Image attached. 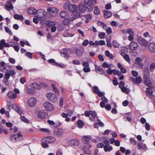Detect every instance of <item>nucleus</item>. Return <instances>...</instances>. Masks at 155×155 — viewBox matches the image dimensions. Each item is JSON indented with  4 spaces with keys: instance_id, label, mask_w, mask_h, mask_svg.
I'll return each mask as SVG.
<instances>
[{
    "instance_id": "f257e3e1",
    "label": "nucleus",
    "mask_w": 155,
    "mask_h": 155,
    "mask_svg": "<svg viewBox=\"0 0 155 155\" xmlns=\"http://www.w3.org/2000/svg\"><path fill=\"white\" fill-rule=\"evenodd\" d=\"M64 8H68L70 12L73 13V17H75V19L80 17V13L77 10V6L75 5L71 4L70 2H67L64 4Z\"/></svg>"
},
{
    "instance_id": "f03ea898",
    "label": "nucleus",
    "mask_w": 155,
    "mask_h": 155,
    "mask_svg": "<svg viewBox=\"0 0 155 155\" xmlns=\"http://www.w3.org/2000/svg\"><path fill=\"white\" fill-rule=\"evenodd\" d=\"M60 15L64 19V23L65 25H68L70 22L75 19V18L74 17H69L66 14L65 12L62 11L60 12Z\"/></svg>"
},
{
    "instance_id": "7ed1b4c3",
    "label": "nucleus",
    "mask_w": 155,
    "mask_h": 155,
    "mask_svg": "<svg viewBox=\"0 0 155 155\" xmlns=\"http://www.w3.org/2000/svg\"><path fill=\"white\" fill-rule=\"evenodd\" d=\"M84 114L85 116L87 117H89L90 115L92 117H91L89 118V119L92 121H95V118L97 117V114L95 111H86L84 112Z\"/></svg>"
},
{
    "instance_id": "20e7f679",
    "label": "nucleus",
    "mask_w": 155,
    "mask_h": 155,
    "mask_svg": "<svg viewBox=\"0 0 155 155\" xmlns=\"http://www.w3.org/2000/svg\"><path fill=\"white\" fill-rule=\"evenodd\" d=\"M10 140L13 142H16L21 140L23 139L22 135L19 133L13 135L10 137Z\"/></svg>"
},
{
    "instance_id": "39448f33",
    "label": "nucleus",
    "mask_w": 155,
    "mask_h": 155,
    "mask_svg": "<svg viewBox=\"0 0 155 155\" xmlns=\"http://www.w3.org/2000/svg\"><path fill=\"white\" fill-rule=\"evenodd\" d=\"M46 97L49 100L53 102H56L58 99V97L55 94L51 92L46 94Z\"/></svg>"
},
{
    "instance_id": "423d86ee",
    "label": "nucleus",
    "mask_w": 155,
    "mask_h": 155,
    "mask_svg": "<svg viewBox=\"0 0 155 155\" xmlns=\"http://www.w3.org/2000/svg\"><path fill=\"white\" fill-rule=\"evenodd\" d=\"M44 106L47 111L52 112L54 110V108L52 104L48 102H45Z\"/></svg>"
},
{
    "instance_id": "0eeeda50",
    "label": "nucleus",
    "mask_w": 155,
    "mask_h": 155,
    "mask_svg": "<svg viewBox=\"0 0 155 155\" xmlns=\"http://www.w3.org/2000/svg\"><path fill=\"white\" fill-rule=\"evenodd\" d=\"M153 81L152 79L147 76H145L144 79V82L145 84L148 87H150Z\"/></svg>"
},
{
    "instance_id": "6e6552de",
    "label": "nucleus",
    "mask_w": 155,
    "mask_h": 155,
    "mask_svg": "<svg viewBox=\"0 0 155 155\" xmlns=\"http://www.w3.org/2000/svg\"><path fill=\"white\" fill-rule=\"evenodd\" d=\"M43 140L46 141L48 143H52L55 141L56 140L54 137L49 136L44 137L43 138Z\"/></svg>"
},
{
    "instance_id": "1a4fd4ad",
    "label": "nucleus",
    "mask_w": 155,
    "mask_h": 155,
    "mask_svg": "<svg viewBox=\"0 0 155 155\" xmlns=\"http://www.w3.org/2000/svg\"><path fill=\"white\" fill-rule=\"evenodd\" d=\"M37 102L36 99L34 97H31L28 101V104L29 106L33 107L36 104Z\"/></svg>"
},
{
    "instance_id": "9d476101",
    "label": "nucleus",
    "mask_w": 155,
    "mask_h": 155,
    "mask_svg": "<svg viewBox=\"0 0 155 155\" xmlns=\"http://www.w3.org/2000/svg\"><path fill=\"white\" fill-rule=\"evenodd\" d=\"M130 79L133 82L138 84L141 83L142 81V79L140 76H138L135 78L131 77Z\"/></svg>"
},
{
    "instance_id": "9b49d317",
    "label": "nucleus",
    "mask_w": 155,
    "mask_h": 155,
    "mask_svg": "<svg viewBox=\"0 0 155 155\" xmlns=\"http://www.w3.org/2000/svg\"><path fill=\"white\" fill-rule=\"evenodd\" d=\"M12 108L14 109L18 114L21 115L23 112L22 109L17 106L15 104H13L12 105Z\"/></svg>"
},
{
    "instance_id": "f8f14e48",
    "label": "nucleus",
    "mask_w": 155,
    "mask_h": 155,
    "mask_svg": "<svg viewBox=\"0 0 155 155\" xmlns=\"http://www.w3.org/2000/svg\"><path fill=\"white\" fill-rule=\"evenodd\" d=\"M5 6L6 9L8 11L12 10L14 8V7L10 1H7Z\"/></svg>"
},
{
    "instance_id": "ddd939ff",
    "label": "nucleus",
    "mask_w": 155,
    "mask_h": 155,
    "mask_svg": "<svg viewBox=\"0 0 155 155\" xmlns=\"http://www.w3.org/2000/svg\"><path fill=\"white\" fill-rule=\"evenodd\" d=\"M54 135L57 136H60L63 134V130L62 129L56 128L54 130Z\"/></svg>"
},
{
    "instance_id": "4468645a",
    "label": "nucleus",
    "mask_w": 155,
    "mask_h": 155,
    "mask_svg": "<svg viewBox=\"0 0 155 155\" xmlns=\"http://www.w3.org/2000/svg\"><path fill=\"white\" fill-rule=\"evenodd\" d=\"M28 14L31 15H36L38 12V10L34 7H30L27 10Z\"/></svg>"
},
{
    "instance_id": "2eb2a0df",
    "label": "nucleus",
    "mask_w": 155,
    "mask_h": 155,
    "mask_svg": "<svg viewBox=\"0 0 155 155\" xmlns=\"http://www.w3.org/2000/svg\"><path fill=\"white\" fill-rule=\"evenodd\" d=\"M15 74V72L14 70H9V71H8L5 73L4 76L6 77H8L9 78L10 76L14 78Z\"/></svg>"
},
{
    "instance_id": "dca6fc26",
    "label": "nucleus",
    "mask_w": 155,
    "mask_h": 155,
    "mask_svg": "<svg viewBox=\"0 0 155 155\" xmlns=\"http://www.w3.org/2000/svg\"><path fill=\"white\" fill-rule=\"evenodd\" d=\"M68 144L71 146H77L79 144L78 140L75 139H71L68 142Z\"/></svg>"
},
{
    "instance_id": "f3484780",
    "label": "nucleus",
    "mask_w": 155,
    "mask_h": 155,
    "mask_svg": "<svg viewBox=\"0 0 155 155\" xmlns=\"http://www.w3.org/2000/svg\"><path fill=\"white\" fill-rule=\"evenodd\" d=\"M138 46L137 42L132 41L129 45V48L131 50H135L137 49Z\"/></svg>"
},
{
    "instance_id": "a211bd4d",
    "label": "nucleus",
    "mask_w": 155,
    "mask_h": 155,
    "mask_svg": "<svg viewBox=\"0 0 155 155\" xmlns=\"http://www.w3.org/2000/svg\"><path fill=\"white\" fill-rule=\"evenodd\" d=\"M12 67L10 66L6 65L5 66L1 67L0 68V71L6 73L8 71H9V70H12Z\"/></svg>"
},
{
    "instance_id": "6ab92c4d",
    "label": "nucleus",
    "mask_w": 155,
    "mask_h": 155,
    "mask_svg": "<svg viewBox=\"0 0 155 155\" xmlns=\"http://www.w3.org/2000/svg\"><path fill=\"white\" fill-rule=\"evenodd\" d=\"M3 46L5 47H9V45L5 42V40L2 39L0 41V49L3 50Z\"/></svg>"
},
{
    "instance_id": "aec40b11",
    "label": "nucleus",
    "mask_w": 155,
    "mask_h": 155,
    "mask_svg": "<svg viewBox=\"0 0 155 155\" xmlns=\"http://www.w3.org/2000/svg\"><path fill=\"white\" fill-rule=\"evenodd\" d=\"M81 13H84L87 9V7L83 3H81L78 7Z\"/></svg>"
},
{
    "instance_id": "412c9836",
    "label": "nucleus",
    "mask_w": 155,
    "mask_h": 155,
    "mask_svg": "<svg viewBox=\"0 0 155 155\" xmlns=\"http://www.w3.org/2000/svg\"><path fill=\"white\" fill-rule=\"evenodd\" d=\"M153 92L151 88L148 87L147 88L146 94L151 98H153L154 97V96L152 94Z\"/></svg>"
},
{
    "instance_id": "4be33fe9",
    "label": "nucleus",
    "mask_w": 155,
    "mask_h": 155,
    "mask_svg": "<svg viewBox=\"0 0 155 155\" xmlns=\"http://www.w3.org/2000/svg\"><path fill=\"white\" fill-rule=\"evenodd\" d=\"M138 42L139 44L143 46H146L148 45L147 41L141 37H139L138 39Z\"/></svg>"
},
{
    "instance_id": "5701e85b",
    "label": "nucleus",
    "mask_w": 155,
    "mask_h": 155,
    "mask_svg": "<svg viewBox=\"0 0 155 155\" xmlns=\"http://www.w3.org/2000/svg\"><path fill=\"white\" fill-rule=\"evenodd\" d=\"M137 147L138 149L139 150H147V149L146 144L142 142L138 143Z\"/></svg>"
},
{
    "instance_id": "b1692460",
    "label": "nucleus",
    "mask_w": 155,
    "mask_h": 155,
    "mask_svg": "<svg viewBox=\"0 0 155 155\" xmlns=\"http://www.w3.org/2000/svg\"><path fill=\"white\" fill-rule=\"evenodd\" d=\"M46 115V113L44 111H40L39 112L38 114V117L41 119L45 118Z\"/></svg>"
},
{
    "instance_id": "393cba45",
    "label": "nucleus",
    "mask_w": 155,
    "mask_h": 155,
    "mask_svg": "<svg viewBox=\"0 0 155 155\" xmlns=\"http://www.w3.org/2000/svg\"><path fill=\"white\" fill-rule=\"evenodd\" d=\"M58 9L54 7L49 8L47 9L48 12L51 14L56 13L58 12Z\"/></svg>"
},
{
    "instance_id": "a878e982",
    "label": "nucleus",
    "mask_w": 155,
    "mask_h": 155,
    "mask_svg": "<svg viewBox=\"0 0 155 155\" xmlns=\"http://www.w3.org/2000/svg\"><path fill=\"white\" fill-rule=\"evenodd\" d=\"M31 87L34 89L36 90H40L41 88V87L38 84L34 82L31 84Z\"/></svg>"
},
{
    "instance_id": "bb28decb",
    "label": "nucleus",
    "mask_w": 155,
    "mask_h": 155,
    "mask_svg": "<svg viewBox=\"0 0 155 155\" xmlns=\"http://www.w3.org/2000/svg\"><path fill=\"white\" fill-rule=\"evenodd\" d=\"M61 54V56L63 57L66 60H68L70 58V56L68 54V52L65 51H62Z\"/></svg>"
},
{
    "instance_id": "cd10ccee",
    "label": "nucleus",
    "mask_w": 155,
    "mask_h": 155,
    "mask_svg": "<svg viewBox=\"0 0 155 155\" xmlns=\"http://www.w3.org/2000/svg\"><path fill=\"white\" fill-rule=\"evenodd\" d=\"M104 15L105 18H108L111 17L112 13L111 12L105 10L104 12Z\"/></svg>"
},
{
    "instance_id": "c85d7f7f",
    "label": "nucleus",
    "mask_w": 155,
    "mask_h": 155,
    "mask_svg": "<svg viewBox=\"0 0 155 155\" xmlns=\"http://www.w3.org/2000/svg\"><path fill=\"white\" fill-rule=\"evenodd\" d=\"M14 18L17 20H19L21 21H22L24 20V18L23 16L21 15H18L15 14L14 15Z\"/></svg>"
},
{
    "instance_id": "c756f323",
    "label": "nucleus",
    "mask_w": 155,
    "mask_h": 155,
    "mask_svg": "<svg viewBox=\"0 0 155 155\" xmlns=\"http://www.w3.org/2000/svg\"><path fill=\"white\" fill-rule=\"evenodd\" d=\"M91 139V137L90 136H84L83 137L82 140L85 143H87Z\"/></svg>"
},
{
    "instance_id": "7c9ffc66",
    "label": "nucleus",
    "mask_w": 155,
    "mask_h": 155,
    "mask_svg": "<svg viewBox=\"0 0 155 155\" xmlns=\"http://www.w3.org/2000/svg\"><path fill=\"white\" fill-rule=\"evenodd\" d=\"M149 48L151 52H155V45L154 43H150L149 46Z\"/></svg>"
},
{
    "instance_id": "2f4dec72",
    "label": "nucleus",
    "mask_w": 155,
    "mask_h": 155,
    "mask_svg": "<svg viewBox=\"0 0 155 155\" xmlns=\"http://www.w3.org/2000/svg\"><path fill=\"white\" fill-rule=\"evenodd\" d=\"M8 97L10 99H15L17 97V95L12 91L9 92L8 94Z\"/></svg>"
},
{
    "instance_id": "473e14b6",
    "label": "nucleus",
    "mask_w": 155,
    "mask_h": 155,
    "mask_svg": "<svg viewBox=\"0 0 155 155\" xmlns=\"http://www.w3.org/2000/svg\"><path fill=\"white\" fill-rule=\"evenodd\" d=\"M142 60L140 58H137L135 59V61L136 63L140 64V68H142L143 67V64H141Z\"/></svg>"
},
{
    "instance_id": "72a5a7b5",
    "label": "nucleus",
    "mask_w": 155,
    "mask_h": 155,
    "mask_svg": "<svg viewBox=\"0 0 155 155\" xmlns=\"http://www.w3.org/2000/svg\"><path fill=\"white\" fill-rule=\"evenodd\" d=\"M104 149L105 152H110L113 149L111 146L105 145L104 147Z\"/></svg>"
},
{
    "instance_id": "f704fd0d",
    "label": "nucleus",
    "mask_w": 155,
    "mask_h": 155,
    "mask_svg": "<svg viewBox=\"0 0 155 155\" xmlns=\"http://www.w3.org/2000/svg\"><path fill=\"white\" fill-rule=\"evenodd\" d=\"M118 67L120 70L121 71L124 73H126L127 70L124 68L122 65L119 63H118Z\"/></svg>"
},
{
    "instance_id": "c9c22d12",
    "label": "nucleus",
    "mask_w": 155,
    "mask_h": 155,
    "mask_svg": "<svg viewBox=\"0 0 155 155\" xmlns=\"http://www.w3.org/2000/svg\"><path fill=\"white\" fill-rule=\"evenodd\" d=\"M95 44L96 45H105V43L104 41L101 40L99 41H95Z\"/></svg>"
},
{
    "instance_id": "e433bc0d",
    "label": "nucleus",
    "mask_w": 155,
    "mask_h": 155,
    "mask_svg": "<svg viewBox=\"0 0 155 155\" xmlns=\"http://www.w3.org/2000/svg\"><path fill=\"white\" fill-rule=\"evenodd\" d=\"M75 52L77 56H81L83 54V51L79 48L76 49Z\"/></svg>"
},
{
    "instance_id": "4c0bfd02",
    "label": "nucleus",
    "mask_w": 155,
    "mask_h": 155,
    "mask_svg": "<svg viewBox=\"0 0 155 155\" xmlns=\"http://www.w3.org/2000/svg\"><path fill=\"white\" fill-rule=\"evenodd\" d=\"M105 55L107 57L109 58H110L113 59V54L109 52L108 51H105Z\"/></svg>"
},
{
    "instance_id": "58836bf2",
    "label": "nucleus",
    "mask_w": 155,
    "mask_h": 155,
    "mask_svg": "<svg viewBox=\"0 0 155 155\" xmlns=\"http://www.w3.org/2000/svg\"><path fill=\"white\" fill-rule=\"evenodd\" d=\"M9 46H12L14 47V48L15 50L17 52H18L19 50V48L18 46L14 45H15V42H14L13 44H12V42H11L9 43Z\"/></svg>"
},
{
    "instance_id": "ea45409f",
    "label": "nucleus",
    "mask_w": 155,
    "mask_h": 155,
    "mask_svg": "<svg viewBox=\"0 0 155 155\" xmlns=\"http://www.w3.org/2000/svg\"><path fill=\"white\" fill-rule=\"evenodd\" d=\"M85 5H87L88 6H90L92 5H93L92 4V0H84Z\"/></svg>"
},
{
    "instance_id": "a19ab883",
    "label": "nucleus",
    "mask_w": 155,
    "mask_h": 155,
    "mask_svg": "<svg viewBox=\"0 0 155 155\" xmlns=\"http://www.w3.org/2000/svg\"><path fill=\"white\" fill-rule=\"evenodd\" d=\"M27 92L29 94H32L34 93V90L29 87H27L26 88Z\"/></svg>"
},
{
    "instance_id": "79ce46f5",
    "label": "nucleus",
    "mask_w": 155,
    "mask_h": 155,
    "mask_svg": "<svg viewBox=\"0 0 155 155\" xmlns=\"http://www.w3.org/2000/svg\"><path fill=\"white\" fill-rule=\"evenodd\" d=\"M95 69L96 70H97L100 72V74H103L104 73V71L101 68L99 67V66H98L96 65H95Z\"/></svg>"
},
{
    "instance_id": "37998d69",
    "label": "nucleus",
    "mask_w": 155,
    "mask_h": 155,
    "mask_svg": "<svg viewBox=\"0 0 155 155\" xmlns=\"http://www.w3.org/2000/svg\"><path fill=\"white\" fill-rule=\"evenodd\" d=\"M120 89L124 93L126 94H128L129 93V89L125 86L123 87Z\"/></svg>"
},
{
    "instance_id": "c03bdc74",
    "label": "nucleus",
    "mask_w": 155,
    "mask_h": 155,
    "mask_svg": "<svg viewBox=\"0 0 155 155\" xmlns=\"http://www.w3.org/2000/svg\"><path fill=\"white\" fill-rule=\"evenodd\" d=\"M21 119L25 123L29 124L30 122L29 120L26 118L24 116L21 115Z\"/></svg>"
},
{
    "instance_id": "a18cd8bd",
    "label": "nucleus",
    "mask_w": 155,
    "mask_h": 155,
    "mask_svg": "<svg viewBox=\"0 0 155 155\" xmlns=\"http://www.w3.org/2000/svg\"><path fill=\"white\" fill-rule=\"evenodd\" d=\"M9 78L8 77H6L4 76V78L3 79V82L4 83L7 85H8L9 83L8 82V79Z\"/></svg>"
},
{
    "instance_id": "49530a36",
    "label": "nucleus",
    "mask_w": 155,
    "mask_h": 155,
    "mask_svg": "<svg viewBox=\"0 0 155 155\" xmlns=\"http://www.w3.org/2000/svg\"><path fill=\"white\" fill-rule=\"evenodd\" d=\"M47 143L46 141L43 140V138L42 139V143H41V146L44 148H47L49 147V145L47 144Z\"/></svg>"
},
{
    "instance_id": "de8ad7c7",
    "label": "nucleus",
    "mask_w": 155,
    "mask_h": 155,
    "mask_svg": "<svg viewBox=\"0 0 155 155\" xmlns=\"http://www.w3.org/2000/svg\"><path fill=\"white\" fill-rule=\"evenodd\" d=\"M92 90L96 94H97L99 91L98 87L96 86H93L92 88Z\"/></svg>"
},
{
    "instance_id": "09e8293b",
    "label": "nucleus",
    "mask_w": 155,
    "mask_h": 155,
    "mask_svg": "<svg viewBox=\"0 0 155 155\" xmlns=\"http://www.w3.org/2000/svg\"><path fill=\"white\" fill-rule=\"evenodd\" d=\"M48 63L51 64L52 65H56V64H58V63L56 62L55 60L53 59H50L48 61Z\"/></svg>"
},
{
    "instance_id": "8fccbe9b",
    "label": "nucleus",
    "mask_w": 155,
    "mask_h": 155,
    "mask_svg": "<svg viewBox=\"0 0 155 155\" xmlns=\"http://www.w3.org/2000/svg\"><path fill=\"white\" fill-rule=\"evenodd\" d=\"M51 86L54 91L56 93L58 94L59 93V91L58 89L56 87L55 85L54 84H52Z\"/></svg>"
},
{
    "instance_id": "3c124183",
    "label": "nucleus",
    "mask_w": 155,
    "mask_h": 155,
    "mask_svg": "<svg viewBox=\"0 0 155 155\" xmlns=\"http://www.w3.org/2000/svg\"><path fill=\"white\" fill-rule=\"evenodd\" d=\"M112 45L115 48H117L119 46V44L116 40H114L112 42Z\"/></svg>"
},
{
    "instance_id": "603ef678",
    "label": "nucleus",
    "mask_w": 155,
    "mask_h": 155,
    "mask_svg": "<svg viewBox=\"0 0 155 155\" xmlns=\"http://www.w3.org/2000/svg\"><path fill=\"white\" fill-rule=\"evenodd\" d=\"M97 25L99 26H102L104 29H106V25L102 22L99 21L97 22Z\"/></svg>"
},
{
    "instance_id": "864d4df0",
    "label": "nucleus",
    "mask_w": 155,
    "mask_h": 155,
    "mask_svg": "<svg viewBox=\"0 0 155 155\" xmlns=\"http://www.w3.org/2000/svg\"><path fill=\"white\" fill-rule=\"evenodd\" d=\"M130 143L133 145H136L137 143V141L136 140L134 139V138L131 137L130 138Z\"/></svg>"
},
{
    "instance_id": "5fc2aeb1",
    "label": "nucleus",
    "mask_w": 155,
    "mask_h": 155,
    "mask_svg": "<svg viewBox=\"0 0 155 155\" xmlns=\"http://www.w3.org/2000/svg\"><path fill=\"white\" fill-rule=\"evenodd\" d=\"M98 36L101 39H104L105 37V33L103 32H100L99 33Z\"/></svg>"
},
{
    "instance_id": "6e6d98bb",
    "label": "nucleus",
    "mask_w": 155,
    "mask_h": 155,
    "mask_svg": "<svg viewBox=\"0 0 155 155\" xmlns=\"http://www.w3.org/2000/svg\"><path fill=\"white\" fill-rule=\"evenodd\" d=\"M94 13L96 15H98L100 13V10L97 6H95L94 7Z\"/></svg>"
},
{
    "instance_id": "4d7b16f0",
    "label": "nucleus",
    "mask_w": 155,
    "mask_h": 155,
    "mask_svg": "<svg viewBox=\"0 0 155 155\" xmlns=\"http://www.w3.org/2000/svg\"><path fill=\"white\" fill-rule=\"evenodd\" d=\"M78 124L79 128H82L84 125V123L83 121L81 120H79L78 122Z\"/></svg>"
},
{
    "instance_id": "13d9d810",
    "label": "nucleus",
    "mask_w": 155,
    "mask_h": 155,
    "mask_svg": "<svg viewBox=\"0 0 155 155\" xmlns=\"http://www.w3.org/2000/svg\"><path fill=\"white\" fill-rule=\"evenodd\" d=\"M111 64H108L106 62H104L102 64V66L104 68H111Z\"/></svg>"
},
{
    "instance_id": "bf43d9fd",
    "label": "nucleus",
    "mask_w": 155,
    "mask_h": 155,
    "mask_svg": "<svg viewBox=\"0 0 155 155\" xmlns=\"http://www.w3.org/2000/svg\"><path fill=\"white\" fill-rule=\"evenodd\" d=\"M84 152L87 154H90L91 153V151L89 149L87 148V147H84L83 149Z\"/></svg>"
},
{
    "instance_id": "052dcab7",
    "label": "nucleus",
    "mask_w": 155,
    "mask_h": 155,
    "mask_svg": "<svg viewBox=\"0 0 155 155\" xmlns=\"http://www.w3.org/2000/svg\"><path fill=\"white\" fill-rule=\"evenodd\" d=\"M127 33L129 34V35H134V33L133 30L131 28H129L127 30Z\"/></svg>"
},
{
    "instance_id": "680f3d73",
    "label": "nucleus",
    "mask_w": 155,
    "mask_h": 155,
    "mask_svg": "<svg viewBox=\"0 0 155 155\" xmlns=\"http://www.w3.org/2000/svg\"><path fill=\"white\" fill-rule=\"evenodd\" d=\"M33 53L30 52H27L26 53V55L29 58L31 59L32 58Z\"/></svg>"
},
{
    "instance_id": "e2e57ef3",
    "label": "nucleus",
    "mask_w": 155,
    "mask_h": 155,
    "mask_svg": "<svg viewBox=\"0 0 155 155\" xmlns=\"http://www.w3.org/2000/svg\"><path fill=\"white\" fill-rule=\"evenodd\" d=\"M12 105L11 102L10 101H8L7 102V106L8 110H10L12 108Z\"/></svg>"
},
{
    "instance_id": "0e129e2a",
    "label": "nucleus",
    "mask_w": 155,
    "mask_h": 155,
    "mask_svg": "<svg viewBox=\"0 0 155 155\" xmlns=\"http://www.w3.org/2000/svg\"><path fill=\"white\" fill-rule=\"evenodd\" d=\"M106 29H104L106 30L107 33V34H111L112 32V31L111 28L110 27L107 28V27L106 26Z\"/></svg>"
},
{
    "instance_id": "69168bd1",
    "label": "nucleus",
    "mask_w": 155,
    "mask_h": 155,
    "mask_svg": "<svg viewBox=\"0 0 155 155\" xmlns=\"http://www.w3.org/2000/svg\"><path fill=\"white\" fill-rule=\"evenodd\" d=\"M5 31L7 32L10 35H12V32L6 26L5 27Z\"/></svg>"
},
{
    "instance_id": "338daca9",
    "label": "nucleus",
    "mask_w": 155,
    "mask_h": 155,
    "mask_svg": "<svg viewBox=\"0 0 155 155\" xmlns=\"http://www.w3.org/2000/svg\"><path fill=\"white\" fill-rule=\"evenodd\" d=\"M107 45L109 48H111L112 47V45L110 42V39H107Z\"/></svg>"
},
{
    "instance_id": "774afa93",
    "label": "nucleus",
    "mask_w": 155,
    "mask_h": 155,
    "mask_svg": "<svg viewBox=\"0 0 155 155\" xmlns=\"http://www.w3.org/2000/svg\"><path fill=\"white\" fill-rule=\"evenodd\" d=\"M89 41L87 39L84 40L82 43L83 46L84 47L87 46L88 44Z\"/></svg>"
}]
</instances>
